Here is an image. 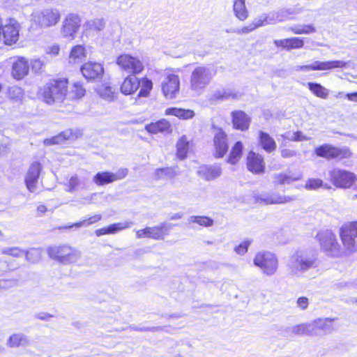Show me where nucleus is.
<instances>
[{
    "mask_svg": "<svg viewBox=\"0 0 357 357\" xmlns=\"http://www.w3.org/2000/svg\"><path fill=\"white\" fill-rule=\"evenodd\" d=\"M3 254L13 257H20L24 255V251L19 248H10L5 250Z\"/></svg>",
    "mask_w": 357,
    "mask_h": 357,
    "instance_id": "nucleus-52",
    "label": "nucleus"
},
{
    "mask_svg": "<svg viewBox=\"0 0 357 357\" xmlns=\"http://www.w3.org/2000/svg\"><path fill=\"white\" fill-rule=\"evenodd\" d=\"M290 200L289 198H287V197H279L278 199H277L276 200H271L270 202H268L267 203L268 204H283V203H285V202H287Z\"/></svg>",
    "mask_w": 357,
    "mask_h": 357,
    "instance_id": "nucleus-58",
    "label": "nucleus"
},
{
    "mask_svg": "<svg viewBox=\"0 0 357 357\" xmlns=\"http://www.w3.org/2000/svg\"><path fill=\"white\" fill-rule=\"evenodd\" d=\"M304 139L301 132L297 131L294 133V141H301Z\"/></svg>",
    "mask_w": 357,
    "mask_h": 357,
    "instance_id": "nucleus-61",
    "label": "nucleus"
},
{
    "mask_svg": "<svg viewBox=\"0 0 357 357\" xmlns=\"http://www.w3.org/2000/svg\"><path fill=\"white\" fill-rule=\"evenodd\" d=\"M316 238L324 251L331 257L342 256L341 247L336 236L331 231H325L317 234Z\"/></svg>",
    "mask_w": 357,
    "mask_h": 357,
    "instance_id": "nucleus-9",
    "label": "nucleus"
},
{
    "mask_svg": "<svg viewBox=\"0 0 357 357\" xmlns=\"http://www.w3.org/2000/svg\"><path fill=\"white\" fill-rule=\"evenodd\" d=\"M95 234L97 236H103V235H107L109 234H108V231H107V227H102V228H100V229H98L95 231Z\"/></svg>",
    "mask_w": 357,
    "mask_h": 357,
    "instance_id": "nucleus-57",
    "label": "nucleus"
},
{
    "mask_svg": "<svg viewBox=\"0 0 357 357\" xmlns=\"http://www.w3.org/2000/svg\"><path fill=\"white\" fill-rule=\"evenodd\" d=\"M86 57V50L84 45H77L73 46L69 53L70 61L76 63L84 60Z\"/></svg>",
    "mask_w": 357,
    "mask_h": 357,
    "instance_id": "nucleus-33",
    "label": "nucleus"
},
{
    "mask_svg": "<svg viewBox=\"0 0 357 357\" xmlns=\"http://www.w3.org/2000/svg\"><path fill=\"white\" fill-rule=\"evenodd\" d=\"M47 211V208L45 204H40L36 208V213L38 216H42Z\"/></svg>",
    "mask_w": 357,
    "mask_h": 357,
    "instance_id": "nucleus-56",
    "label": "nucleus"
},
{
    "mask_svg": "<svg viewBox=\"0 0 357 357\" xmlns=\"http://www.w3.org/2000/svg\"><path fill=\"white\" fill-rule=\"evenodd\" d=\"M233 10L235 16L240 21H245L249 16V13L245 7V0H234Z\"/></svg>",
    "mask_w": 357,
    "mask_h": 357,
    "instance_id": "nucleus-35",
    "label": "nucleus"
},
{
    "mask_svg": "<svg viewBox=\"0 0 357 357\" xmlns=\"http://www.w3.org/2000/svg\"><path fill=\"white\" fill-rule=\"evenodd\" d=\"M233 128L237 130L246 131L249 129L251 119L242 110H234L231 112Z\"/></svg>",
    "mask_w": 357,
    "mask_h": 357,
    "instance_id": "nucleus-24",
    "label": "nucleus"
},
{
    "mask_svg": "<svg viewBox=\"0 0 357 357\" xmlns=\"http://www.w3.org/2000/svg\"><path fill=\"white\" fill-rule=\"evenodd\" d=\"M176 175V172L172 167H160L154 172V176L156 179L160 180L167 177H173Z\"/></svg>",
    "mask_w": 357,
    "mask_h": 357,
    "instance_id": "nucleus-41",
    "label": "nucleus"
},
{
    "mask_svg": "<svg viewBox=\"0 0 357 357\" xmlns=\"http://www.w3.org/2000/svg\"><path fill=\"white\" fill-rule=\"evenodd\" d=\"M274 45L285 50L301 49L304 46V40L303 38L291 37L284 39L274 40Z\"/></svg>",
    "mask_w": 357,
    "mask_h": 357,
    "instance_id": "nucleus-27",
    "label": "nucleus"
},
{
    "mask_svg": "<svg viewBox=\"0 0 357 357\" xmlns=\"http://www.w3.org/2000/svg\"><path fill=\"white\" fill-rule=\"evenodd\" d=\"M315 261L314 259H303L301 257H297L292 266L291 267V270L294 273L300 272V271H305L312 266H314Z\"/></svg>",
    "mask_w": 357,
    "mask_h": 357,
    "instance_id": "nucleus-34",
    "label": "nucleus"
},
{
    "mask_svg": "<svg viewBox=\"0 0 357 357\" xmlns=\"http://www.w3.org/2000/svg\"><path fill=\"white\" fill-rule=\"evenodd\" d=\"M243 144L241 141L236 142L229 153V155L226 160L227 162L235 165L241 159L243 155Z\"/></svg>",
    "mask_w": 357,
    "mask_h": 357,
    "instance_id": "nucleus-30",
    "label": "nucleus"
},
{
    "mask_svg": "<svg viewBox=\"0 0 357 357\" xmlns=\"http://www.w3.org/2000/svg\"><path fill=\"white\" fill-rule=\"evenodd\" d=\"M336 318H319L313 321V329L317 330H331L332 323L336 320Z\"/></svg>",
    "mask_w": 357,
    "mask_h": 357,
    "instance_id": "nucleus-38",
    "label": "nucleus"
},
{
    "mask_svg": "<svg viewBox=\"0 0 357 357\" xmlns=\"http://www.w3.org/2000/svg\"><path fill=\"white\" fill-rule=\"evenodd\" d=\"M80 71L88 82L101 79L105 73L103 66L100 63L94 61L84 63L81 66Z\"/></svg>",
    "mask_w": 357,
    "mask_h": 357,
    "instance_id": "nucleus-17",
    "label": "nucleus"
},
{
    "mask_svg": "<svg viewBox=\"0 0 357 357\" xmlns=\"http://www.w3.org/2000/svg\"><path fill=\"white\" fill-rule=\"evenodd\" d=\"M60 51L59 46L56 45H53L49 49V54H53V55H58Z\"/></svg>",
    "mask_w": 357,
    "mask_h": 357,
    "instance_id": "nucleus-60",
    "label": "nucleus"
},
{
    "mask_svg": "<svg viewBox=\"0 0 357 357\" xmlns=\"http://www.w3.org/2000/svg\"><path fill=\"white\" fill-rule=\"evenodd\" d=\"M296 303L301 310H305L309 304L308 298L305 296H301L297 299Z\"/></svg>",
    "mask_w": 357,
    "mask_h": 357,
    "instance_id": "nucleus-54",
    "label": "nucleus"
},
{
    "mask_svg": "<svg viewBox=\"0 0 357 357\" xmlns=\"http://www.w3.org/2000/svg\"><path fill=\"white\" fill-rule=\"evenodd\" d=\"M280 153L284 158H291L296 155V152L286 144L281 145Z\"/></svg>",
    "mask_w": 357,
    "mask_h": 357,
    "instance_id": "nucleus-51",
    "label": "nucleus"
},
{
    "mask_svg": "<svg viewBox=\"0 0 357 357\" xmlns=\"http://www.w3.org/2000/svg\"><path fill=\"white\" fill-rule=\"evenodd\" d=\"M68 94L71 100L78 101L86 95V89L82 82L76 81L72 84L70 91H68Z\"/></svg>",
    "mask_w": 357,
    "mask_h": 357,
    "instance_id": "nucleus-31",
    "label": "nucleus"
},
{
    "mask_svg": "<svg viewBox=\"0 0 357 357\" xmlns=\"http://www.w3.org/2000/svg\"><path fill=\"white\" fill-rule=\"evenodd\" d=\"M69 84L67 77H52L39 89L38 96L48 105L62 107L68 95Z\"/></svg>",
    "mask_w": 357,
    "mask_h": 357,
    "instance_id": "nucleus-1",
    "label": "nucleus"
},
{
    "mask_svg": "<svg viewBox=\"0 0 357 357\" xmlns=\"http://www.w3.org/2000/svg\"><path fill=\"white\" fill-rule=\"evenodd\" d=\"M69 186L71 190L75 189L79 184V178L77 176L70 177L69 179Z\"/></svg>",
    "mask_w": 357,
    "mask_h": 357,
    "instance_id": "nucleus-55",
    "label": "nucleus"
},
{
    "mask_svg": "<svg viewBox=\"0 0 357 357\" xmlns=\"http://www.w3.org/2000/svg\"><path fill=\"white\" fill-rule=\"evenodd\" d=\"M41 169V165L38 162H34L29 166L24 178V183L30 192H33L36 189Z\"/></svg>",
    "mask_w": 357,
    "mask_h": 357,
    "instance_id": "nucleus-23",
    "label": "nucleus"
},
{
    "mask_svg": "<svg viewBox=\"0 0 357 357\" xmlns=\"http://www.w3.org/2000/svg\"><path fill=\"white\" fill-rule=\"evenodd\" d=\"M98 95L105 100L113 101L116 98V94L110 86L102 84L98 89Z\"/></svg>",
    "mask_w": 357,
    "mask_h": 357,
    "instance_id": "nucleus-37",
    "label": "nucleus"
},
{
    "mask_svg": "<svg viewBox=\"0 0 357 357\" xmlns=\"http://www.w3.org/2000/svg\"><path fill=\"white\" fill-rule=\"evenodd\" d=\"M231 97L232 98H237V96L236 94H234V95H231V94H227V93H225L223 95H222L220 98L221 99H227V98H229Z\"/></svg>",
    "mask_w": 357,
    "mask_h": 357,
    "instance_id": "nucleus-63",
    "label": "nucleus"
},
{
    "mask_svg": "<svg viewBox=\"0 0 357 357\" xmlns=\"http://www.w3.org/2000/svg\"><path fill=\"white\" fill-rule=\"evenodd\" d=\"M340 238L345 250L349 252L357 250V221L347 222L342 225L339 231Z\"/></svg>",
    "mask_w": 357,
    "mask_h": 357,
    "instance_id": "nucleus-8",
    "label": "nucleus"
},
{
    "mask_svg": "<svg viewBox=\"0 0 357 357\" xmlns=\"http://www.w3.org/2000/svg\"><path fill=\"white\" fill-rule=\"evenodd\" d=\"M26 259L31 262L35 263L38 261L42 257V250L39 248H31L26 252H24Z\"/></svg>",
    "mask_w": 357,
    "mask_h": 357,
    "instance_id": "nucleus-42",
    "label": "nucleus"
},
{
    "mask_svg": "<svg viewBox=\"0 0 357 357\" xmlns=\"http://www.w3.org/2000/svg\"><path fill=\"white\" fill-rule=\"evenodd\" d=\"M138 98H147L150 96L153 89V82L147 77L138 78L132 75L126 76L121 86L120 91L124 95L134 94L138 89Z\"/></svg>",
    "mask_w": 357,
    "mask_h": 357,
    "instance_id": "nucleus-2",
    "label": "nucleus"
},
{
    "mask_svg": "<svg viewBox=\"0 0 357 357\" xmlns=\"http://www.w3.org/2000/svg\"><path fill=\"white\" fill-rule=\"evenodd\" d=\"M128 173L127 168H120L115 174L109 172H100L94 176L93 182L97 185H104L126 178Z\"/></svg>",
    "mask_w": 357,
    "mask_h": 357,
    "instance_id": "nucleus-20",
    "label": "nucleus"
},
{
    "mask_svg": "<svg viewBox=\"0 0 357 357\" xmlns=\"http://www.w3.org/2000/svg\"><path fill=\"white\" fill-rule=\"evenodd\" d=\"M116 63L122 71L132 75L141 73L144 69L142 61L130 54L124 53L118 56Z\"/></svg>",
    "mask_w": 357,
    "mask_h": 357,
    "instance_id": "nucleus-11",
    "label": "nucleus"
},
{
    "mask_svg": "<svg viewBox=\"0 0 357 357\" xmlns=\"http://www.w3.org/2000/svg\"><path fill=\"white\" fill-rule=\"evenodd\" d=\"M349 63L340 60L319 61H317L312 64L303 65L298 67L301 71L310 70H331L335 68H345Z\"/></svg>",
    "mask_w": 357,
    "mask_h": 357,
    "instance_id": "nucleus-18",
    "label": "nucleus"
},
{
    "mask_svg": "<svg viewBox=\"0 0 357 357\" xmlns=\"http://www.w3.org/2000/svg\"><path fill=\"white\" fill-rule=\"evenodd\" d=\"M252 243V240L245 239L234 248V251L241 255H245Z\"/></svg>",
    "mask_w": 357,
    "mask_h": 357,
    "instance_id": "nucleus-49",
    "label": "nucleus"
},
{
    "mask_svg": "<svg viewBox=\"0 0 357 357\" xmlns=\"http://www.w3.org/2000/svg\"><path fill=\"white\" fill-rule=\"evenodd\" d=\"M102 219V215L100 214H96L93 215H91L86 219H84L85 221V226H89L93 224H95L99 221H100Z\"/></svg>",
    "mask_w": 357,
    "mask_h": 357,
    "instance_id": "nucleus-53",
    "label": "nucleus"
},
{
    "mask_svg": "<svg viewBox=\"0 0 357 357\" xmlns=\"http://www.w3.org/2000/svg\"><path fill=\"white\" fill-rule=\"evenodd\" d=\"M353 192L355 193L354 197L357 198V181L356 183L354 185V186L351 187Z\"/></svg>",
    "mask_w": 357,
    "mask_h": 357,
    "instance_id": "nucleus-64",
    "label": "nucleus"
},
{
    "mask_svg": "<svg viewBox=\"0 0 357 357\" xmlns=\"http://www.w3.org/2000/svg\"><path fill=\"white\" fill-rule=\"evenodd\" d=\"M82 226H85V221L83 220L82 221H79L77 222H75L70 227H80Z\"/></svg>",
    "mask_w": 357,
    "mask_h": 357,
    "instance_id": "nucleus-62",
    "label": "nucleus"
},
{
    "mask_svg": "<svg viewBox=\"0 0 357 357\" xmlns=\"http://www.w3.org/2000/svg\"><path fill=\"white\" fill-rule=\"evenodd\" d=\"M247 169L253 174H262L266 170V162L264 157L254 151H249L245 158Z\"/></svg>",
    "mask_w": 357,
    "mask_h": 357,
    "instance_id": "nucleus-16",
    "label": "nucleus"
},
{
    "mask_svg": "<svg viewBox=\"0 0 357 357\" xmlns=\"http://www.w3.org/2000/svg\"><path fill=\"white\" fill-rule=\"evenodd\" d=\"M20 26L13 18L4 19L0 14V46H12L20 39Z\"/></svg>",
    "mask_w": 357,
    "mask_h": 357,
    "instance_id": "nucleus-3",
    "label": "nucleus"
},
{
    "mask_svg": "<svg viewBox=\"0 0 357 357\" xmlns=\"http://www.w3.org/2000/svg\"><path fill=\"white\" fill-rule=\"evenodd\" d=\"M329 176L331 183L339 189H350L357 182V174L344 169H333Z\"/></svg>",
    "mask_w": 357,
    "mask_h": 357,
    "instance_id": "nucleus-6",
    "label": "nucleus"
},
{
    "mask_svg": "<svg viewBox=\"0 0 357 357\" xmlns=\"http://www.w3.org/2000/svg\"><path fill=\"white\" fill-rule=\"evenodd\" d=\"M161 90L167 99H173L180 91V78L173 70H169L165 75L161 84Z\"/></svg>",
    "mask_w": 357,
    "mask_h": 357,
    "instance_id": "nucleus-12",
    "label": "nucleus"
},
{
    "mask_svg": "<svg viewBox=\"0 0 357 357\" xmlns=\"http://www.w3.org/2000/svg\"><path fill=\"white\" fill-rule=\"evenodd\" d=\"M345 98L350 101L357 102V91L347 93Z\"/></svg>",
    "mask_w": 357,
    "mask_h": 357,
    "instance_id": "nucleus-59",
    "label": "nucleus"
},
{
    "mask_svg": "<svg viewBox=\"0 0 357 357\" xmlns=\"http://www.w3.org/2000/svg\"><path fill=\"white\" fill-rule=\"evenodd\" d=\"M25 336L20 333H15L10 336L8 340L7 344L9 347H19L24 346L27 343Z\"/></svg>",
    "mask_w": 357,
    "mask_h": 357,
    "instance_id": "nucleus-39",
    "label": "nucleus"
},
{
    "mask_svg": "<svg viewBox=\"0 0 357 357\" xmlns=\"http://www.w3.org/2000/svg\"><path fill=\"white\" fill-rule=\"evenodd\" d=\"M132 223L130 222H116L109 225L107 227V231L109 234H114L121 230L129 228Z\"/></svg>",
    "mask_w": 357,
    "mask_h": 357,
    "instance_id": "nucleus-45",
    "label": "nucleus"
},
{
    "mask_svg": "<svg viewBox=\"0 0 357 357\" xmlns=\"http://www.w3.org/2000/svg\"><path fill=\"white\" fill-rule=\"evenodd\" d=\"M190 222L196 223L202 227H211L213 224V220L209 217L202 215H193L190 217Z\"/></svg>",
    "mask_w": 357,
    "mask_h": 357,
    "instance_id": "nucleus-43",
    "label": "nucleus"
},
{
    "mask_svg": "<svg viewBox=\"0 0 357 357\" xmlns=\"http://www.w3.org/2000/svg\"><path fill=\"white\" fill-rule=\"evenodd\" d=\"M324 185V182L321 179L319 178H309L305 184V188L310 190H317Z\"/></svg>",
    "mask_w": 357,
    "mask_h": 357,
    "instance_id": "nucleus-48",
    "label": "nucleus"
},
{
    "mask_svg": "<svg viewBox=\"0 0 357 357\" xmlns=\"http://www.w3.org/2000/svg\"><path fill=\"white\" fill-rule=\"evenodd\" d=\"M80 17L73 13L68 14L63 20L61 31L66 38H74L80 28Z\"/></svg>",
    "mask_w": 357,
    "mask_h": 357,
    "instance_id": "nucleus-21",
    "label": "nucleus"
},
{
    "mask_svg": "<svg viewBox=\"0 0 357 357\" xmlns=\"http://www.w3.org/2000/svg\"><path fill=\"white\" fill-rule=\"evenodd\" d=\"M229 151V139L222 128H218L213 137V156L215 159L224 158Z\"/></svg>",
    "mask_w": 357,
    "mask_h": 357,
    "instance_id": "nucleus-14",
    "label": "nucleus"
},
{
    "mask_svg": "<svg viewBox=\"0 0 357 357\" xmlns=\"http://www.w3.org/2000/svg\"><path fill=\"white\" fill-rule=\"evenodd\" d=\"M264 24V21L259 20L257 21L252 22L248 26H244L241 29H238L236 32L238 34L249 33L256 29L262 26Z\"/></svg>",
    "mask_w": 357,
    "mask_h": 357,
    "instance_id": "nucleus-44",
    "label": "nucleus"
},
{
    "mask_svg": "<svg viewBox=\"0 0 357 357\" xmlns=\"http://www.w3.org/2000/svg\"><path fill=\"white\" fill-rule=\"evenodd\" d=\"M165 115L174 116L180 120L187 121L193 119L195 116V113L194 110L190 109L172 107L165 109Z\"/></svg>",
    "mask_w": 357,
    "mask_h": 357,
    "instance_id": "nucleus-28",
    "label": "nucleus"
},
{
    "mask_svg": "<svg viewBox=\"0 0 357 357\" xmlns=\"http://www.w3.org/2000/svg\"><path fill=\"white\" fill-rule=\"evenodd\" d=\"M8 96L11 100L21 98L22 96V90L20 87H10L8 89Z\"/></svg>",
    "mask_w": 357,
    "mask_h": 357,
    "instance_id": "nucleus-50",
    "label": "nucleus"
},
{
    "mask_svg": "<svg viewBox=\"0 0 357 357\" xmlns=\"http://www.w3.org/2000/svg\"><path fill=\"white\" fill-rule=\"evenodd\" d=\"M61 20V13L56 8L43 10L37 16V23L42 28H49L56 25Z\"/></svg>",
    "mask_w": 357,
    "mask_h": 357,
    "instance_id": "nucleus-19",
    "label": "nucleus"
},
{
    "mask_svg": "<svg viewBox=\"0 0 357 357\" xmlns=\"http://www.w3.org/2000/svg\"><path fill=\"white\" fill-rule=\"evenodd\" d=\"M169 234V227L163 222L153 227H146L136 231L137 238H151L153 240H163Z\"/></svg>",
    "mask_w": 357,
    "mask_h": 357,
    "instance_id": "nucleus-15",
    "label": "nucleus"
},
{
    "mask_svg": "<svg viewBox=\"0 0 357 357\" xmlns=\"http://www.w3.org/2000/svg\"><path fill=\"white\" fill-rule=\"evenodd\" d=\"M49 257L62 264L71 262L77 255V250L67 244L54 245L47 249Z\"/></svg>",
    "mask_w": 357,
    "mask_h": 357,
    "instance_id": "nucleus-10",
    "label": "nucleus"
},
{
    "mask_svg": "<svg viewBox=\"0 0 357 357\" xmlns=\"http://www.w3.org/2000/svg\"><path fill=\"white\" fill-rule=\"evenodd\" d=\"M253 263L268 275L275 273L278 268L276 255L268 251L258 252L253 259Z\"/></svg>",
    "mask_w": 357,
    "mask_h": 357,
    "instance_id": "nucleus-7",
    "label": "nucleus"
},
{
    "mask_svg": "<svg viewBox=\"0 0 357 357\" xmlns=\"http://www.w3.org/2000/svg\"><path fill=\"white\" fill-rule=\"evenodd\" d=\"M259 142L261 148L268 153L275 151L277 145L274 139L267 132H259Z\"/></svg>",
    "mask_w": 357,
    "mask_h": 357,
    "instance_id": "nucleus-32",
    "label": "nucleus"
},
{
    "mask_svg": "<svg viewBox=\"0 0 357 357\" xmlns=\"http://www.w3.org/2000/svg\"><path fill=\"white\" fill-rule=\"evenodd\" d=\"M289 30L295 35L310 34L316 32V28L313 24H304L301 27L294 26Z\"/></svg>",
    "mask_w": 357,
    "mask_h": 357,
    "instance_id": "nucleus-40",
    "label": "nucleus"
},
{
    "mask_svg": "<svg viewBox=\"0 0 357 357\" xmlns=\"http://www.w3.org/2000/svg\"><path fill=\"white\" fill-rule=\"evenodd\" d=\"M312 330L311 324L303 323L295 326L293 328V333L297 335H310Z\"/></svg>",
    "mask_w": 357,
    "mask_h": 357,
    "instance_id": "nucleus-46",
    "label": "nucleus"
},
{
    "mask_svg": "<svg viewBox=\"0 0 357 357\" xmlns=\"http://www.w3.org/2000/svg\"><path fill=\"white\" fill-rule=\"evenodd\" d=\"M211 75L205 66L196 67L192 72L190 78V87L192 91H203L210 82Z\"/></svg>",
    "mask_w": 357,
    "mask_h": 357,
    "instance_id": "nucleus-13",
    "label": "nucleus"
},
{
    "mask_svg": "<svg viewBox=\"0 0 357 357\" xmlns=\"http://www.w3.org/2000/svg\"><path fill=\"white\" fill-rule=\"evenodd\" d=\"M314 153L317 157L325 158L328 160L333 159L347 160L353 156V153L350 148L347 146L338 148L330 144H323L316 147Z\"/></svg>",
    "mask_w": 357,
    "mask_h": 357,
    "instance_id": "nucleus-4",
    "label": "nucleus"
},
{
    "mask_svg": "<svg viewBox=\"0 0 357 357\" xmlns=\"http://www.w3.org/2000/svg\"><path fill=\"white\" fill-rule=\"evenodd\" d=\"M198 175L206 181H211L217 178L221 175L222 170L220 167L212 165H203L199 171Z\"/></svg>",
    "mask_w": 357,
    "mask_h": 357,
    "instance_id": "nucleus-29",
    "label": "nucleus"
},
{
    "mask_svg": "<svg viewBox=\"0 0 357 357\" xmlns=\"http://www.w3.org/2000/svg\"><path fill=\"white\" fill-rule=\"evenodd\" d=\"M296 180V178H294L285 173H280L274 176V182L276 185L289 184Z\"/></svg>",
    "mask_w": 357,
    "mask_h": 357,
    "instance_id": "nucleus-47",
    "label": "nucleus"
},
{
    "mask_svg": "<svg viewBox=\"0 0 357 357\" xmlns=\"http://www.w3.org/2000/svg\"><path fill=\"white\" fill-rule=\"evenodd\" d=\"M145 130L151 135H156L158 133L171 134L173 130L171 123L165 119H161L146 124L145 126Z\"/></svg>",
    "mask_w": 357,
    "mask_h": 357,
    "instance_id": "nucleus-25",
    "label": "nucleus"
},
{
    "mask_svg": "<svg viewBox=\"0 0 357 357\" xmlns=\"http://www.w3.org/2000/svg\"><path fill=\"white\" fill-rule=\"evenodd\" d=\"M31 66L33 68L37 66L39 69H41L43 63L40 60H33L30 63L29 59L24 56L13 57L10 67L12 77L17 81L23 79L29 74Z\"/></svg>",
    "mask_w": 357,
    "mask_h": 357,
    "instance_id": "nucleus-5",
    "label": "nucleus"
},
{
    "mask_svg": "<svg viewBox=\"0 0 357 357\" xmlns=\"http://www.w3.org/2000/svg\"><path fill=\"white\" fill-rule=\"evenodd\" d=\"M80 134L77 130L69 128L66 129L56 135L46 138L43 140L45 146L58 145L68 140H75L79 138Z\"/></svg>",
    "mask_w": 357,
    "mask_h": 357,
    "instance_id": "nucleus-22",
    "label": "nucleus"
},
{
    "mask_svg": "<svg viewBox=\"0 0 357 357\" xmlns=\"http://www.w3.org/2000/svg\"><path fill=\"white\" fill-rule=\"evenodd\" d=\"M307 87L311 93L318 98L326 99L328 97V90L323 86L321 84L308 82Z\"/></svg>",
    "mask_w": 357,
    "mask_h": 357,
    "instance_id": "nucleus-36",
    "label": "nucleus"
},
{
    "mask_svg": "<svg viewBox=\"0 0 357 357\" xmlns=\"http://www.w3.org/2000/svg\"><path fill=\"white\" fill-rule=\"evenodd\" d=\"M193 144L189 140L186 135H181L176 144V156L179 160L187 158L189 153L192 151Z\"/></svg>",
    "mask_w": 357,
    "mask_h": 357,
    "instance_id": "nucleus-26",
    "label": "nucleus"
}]
</instances>
